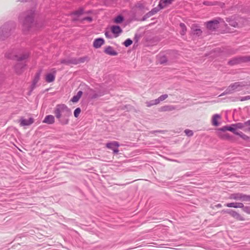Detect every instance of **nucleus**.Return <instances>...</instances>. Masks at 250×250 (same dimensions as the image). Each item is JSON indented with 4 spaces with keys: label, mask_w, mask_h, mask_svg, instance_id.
<instances>
[{
    "label": "nucleus",
    "mask_w": 250,
    "mask_h": 250,
    "mask_svg": "<svg viewBox=\"0 0 250 250\" xmlns=\"http://www.w3.org/2000/svg\"><path fill=\"white\" fill-rule=\"evenodd\" d=\"M54 113L61 125H66L69 123V118L71 115V110L65 104H58Z\"/></svg>",
    "instance_id": "nucleus-1"
},
{
    "label": "nucleus",
    "mask_w": 250,
    "mask_h": 250,
    "mask_svg": "<svg viewBox=\"0 0 250 250\" xmlns=\"http://www.w3.org/2000/svg\"><path fill=\"white\" fill-rule=\"evenodd\" d=\"M247 85L244 82H239L234 83L230 84L226 90V93H231L235 91H240L242 90L243 87Z\"/></svg>",
    "instance_id": "nucleus-2"
},
{
    "label": "nucleus",
    "mask_w": 250,
    "mask_h": 250,
    "mask_svg": "<svg viewBox=\"0 0 250 250\" xmlns=\"http://www.w3.org/2000/svg\"><path fill=\"white\" fill-rule=\"evenodd\" d=\"M229 198L231 200L241 201H250V196L243 194L240 193H235L229 195Z\"/></svg>",
    "instance_id": "nucleus-3"
},
{
    "label": "nucleus",
    "mask_w": 250,
    "mask_h": 250,
    "mask_svg": "<svg viewBox=\"0 0 250 250\" xmlns=\"http://www.w3.org/2000/svg\"><path fill=\"white\" fill-rule=\"evenodd\" d=\"M34 13L32 11L30 12L26 16L24 21L23 25L25 27H30L34 21Z\"/></svg>",
    "instance_id": "nucleus-4"
},
{
    "label": "nucleus",
    "mask_w": 250,
    "mask_h": 250,
    "mask_svg": "<svg viewBox=\"0 0 250 250\" xmlns=\"http://www.w3.org/2000/svg\"><path fill=\"white\" fill-rule=\"evenodd\" d=\"M34 122V119L30 117L27 119L24 117H21L18 120V123L20 124V126H29L32 125Z\"/></svg>",
    "instance_id": "nucleus-5"
},
{
    "label": "nucleus",
    "mask_w": 250,
    "mask_h": 250,
    "mask_svg": "<svg viewBox=\"0 0 250 250\" xmlns=\"http://www.w3.org/2000/svg\"><path fill=\"white\" fill-rule=\"evenodd\" d=\"M220 21L218 20L209 21L206 23L207 28L211 31H213L219 27Z\"/></svg>",
    "instance_id": "nucleus-6"
},
{
    "label": "nucleus",
    "mask_w": 250,
    "mask_h": 250,
    "mask_svg": "<svg viewBox=\"0 0 250 250\" xmlns=\"http://www.w3.org/2000/svg\"><path fill=\"white\" fill-rule=\"evenodd\" d=\"M106 146L108 148L112 149L114 153L117 154L119 152L118 147L119 146V144L118 142L116 141H113L110 143H107L106 144Z\"/></svg>",
    "instance_id": "nucleus-7"
},
{
    "label": "nucleus",
    "mask_w": 250,
    "mask_h": 250,
    "mask_svg": "<svg viewBox=\"0 0 250 250\" xmlns=\"http://www.w3.org/2000/svg\"><path fill=\"white\" fill-rule=\"evenodd\" d=\"M246 126L245 125V123L244 124L242 123H238L236 124H232L231 125V127L233 128L234 131H232L234 134H239V132L237 131L236 130L237 129H242L244 128V127Z\"/></svg>",
    "instance_id": "nucleus-8"
},
{
    "label": "nucleus",
    "mask_w": 250,
    "mask_h": 250,
    "mask_svg": "<svg viewBox=\"0 0 250 250\" xmlns=\"http://www.w3.org/2000/svg\"><path fill=\"white\" fill-rule=\"evenodd\" d=\"M222 212H226L229 213L231 216H232L234 218L238 220L243 221L244 220V218L241 216L239 213L236 212L233 210H222Z\"/></svg>",
    "instance_id": "nucleus-9"
},
{
    "label": "nucleus",
    "mask_w": 250,
    "mask_h": 250,
    "mask_svg": "<svg viewBox=\"0 0 250 250\" xmlns=\"http://www.w3.org/2000/svg\"><path fill=\"white\" fill-rule=\"evenodd\" d=\"M221 117L219 114H214L213 115L211 119L212 125L214 126L219 125V121L221 120Z\"/></svg>",
    "instance_id": "nucleus-10"
},
{
    "label": "nucleus",
    "mask_w": 250,
    "mask_h": 250,
    "mask_svg": "<svg viewBox=\"0 0 250 250\" xmlns=\"http://www.w3.org/2000/svg\"><path fill=\"white\" fill-rule=\"evenodd\" d=\"M173 0H160L158 6L160 9H163L170 5Z\"/></svg>",
    "instance_id": "nucleus-11"
},
{
    "label": "nucleus",
    "mask_w": 250,
    "mask_h": 250,
    "mask_svg": "<svg viewBox=\"0 0 250 250\" xmlns=\"http://www.w3.org/2000/svg\"><path fill=\"white\" fill-rule=\"evenodd\" d=\"M42 122L47 124H53L55 123V118L53 115H49L46 116Z\"/></svg>",
    "instance_id": "nucleus-12"
},
{
    "label": "nucleus",
    "mask_w": 250,
    "mask_h": 250,
    "mask_svg": "<svg viewBox=\"0 0 250 250\" xmlns=\"http://www.w3.org/2000/svg\"><path fill=\"white\" fill-rule=\"evenodd\" d=\"M111 32L115 34V37H117L119 36V34L122 32L121 28L117 25H113L111 27Z\"/></svg>",
    "instance_id": "nucleus-13"
},
{
    "label": "nucleus",
    "mask_w": 250,
    "mask_h": 250,
    "mask_svg": "<svg viewBox=\"0 0 250 250\" xmlns=\"http://www.w3.org/2000/svg\"><path fill=\"white\" fill-rule=\"evenodd\" d=\"M104 39L101 38L96 39L93 42V46L96 48H100L103 44H104Z\"/></svg>",
    "instance_id": "nucleus-14"
},
{
    "label": "nucleus",
    "mask_w": 250,
    "mask_h": 250,
    "mask_svg": "<svg viewBox=\"0 0 250 250\" xmlns=\"http://www.w3.org/2000/svg\"><path fill=\"white\" fill-rule=\"evenodd\" d=\"M225 206L228 208H242L244 207V205L241 203H230Z\"/></svg>",
    "instance_id": "nucleus-15"
},
{
    "label": "nucleus",
    "mask_w": 250,
    "mask_h": 250,
    "mask_svg": "<svg viewBox=\"0 0 250 250\" xmlns=\"http://www.w3.org/2000/svg\"><path fill=\"white\" fill-rule=\"evenodd\" d=\"M145 8V3L143 1H139L137 2L134 6V9L135 10H141L143 11Z\"/></svg>",
    "instance_id": "nucleus-16"
},
{
    "label": "nucleus",
    "mask_w": 250,
    "mask_h": 250,
    "mask_svg": "<svg viewBox=\"0 0 250 250\" xmlns=\"http://www.w3.org/2000/svg\"><path fill=\"white\" fill-rule=\"evenodd\" d=\"M104 52L111 56H116L117 52L114 50V49L111 46H108L104 50Z\"/></svg>",
    "instance_id": "nucleus-17"
},
{
    "label": "nucleus",
    "mask_w": 250,
    "mask_h": 250,
    "mask_svg": "<svg viewBox=\"0 0 250 250\" xmlns=\"http://www.w3.org/2000/svg\"><path fill=\"white\" fill-rule=\"evenodd\" d=\"M25 65L21 62H18L15 65V71L17 73L21 74L24 68Z\"/></svg>",
    "instance_id": "nucleus-18"
},
{
    "label": "nucleus",
    "mask_w": 250,
    "mask_h": 250,
    "mask_svg": "<svg viewBox=\"0 0 250 250\" xmlns=\"http://www.w3.org/2000/svg\"><path fill=\"white\" fill-rule=\"evenodd\" d=\"M217 135L219 137L223 140H229L230 139V135L227 133H223L221 132H217Z\"/></svg>",
    "instance_id": "nucleus-19"
},
{
    "label": "nucleus",
    "mask_w": 250,
    "mask_h": 250,
    "mask_svg": "<svg viewBox=\"0 0 250 250\" xmlns=\"http://www.w3.org/2000/svg\"><path fill=\"white\" fill-rule=\"evenodd\" d=\"M243 62H242V57L239 58H235L232 59L231 60L229 61V63L231 65H234L236 64L239 63H241Z\"/></svg>",
    "instance_id": "nucleus-20"
},
{
    "label": "nucleus",
    "mask_w": 250,
    "mask_h": 250,
    "mask_svg": "<svg viewBox=\"0 0 250 250\" xmlns=\"http://www.w3.org/2000/svg\"><path fill=\"white\" fill-rule=\"evenodd\" d=\"M83 94V92L82 91H79L77 94L76 96H74L73 98L71 99V101L73 103H76L77 102L80 98L81 97L82 95Z\"/></svg>",
    "instance_id": "nucleus-21"
},
{
    "label": "nucleus",
    "mask_w": 250,
    "mask_h": 250,
    "mask_svg": "<svg viewBox=\"0 0 250 250\" xmlns=\"http://www.w3.org/2000/svg\"><path fill=\"white\" fill-rule=\"evenodd\" d=\"M55 76L54 74L49 73L46 75L45 80L48 83H51L55 80Z\"/></svg>",
    "instance_id": "nucleus-22"
},
{
    "label": "nucleus",
    "mask_w": 250,
    "mask_h": 250,
    "mask_svg": "<svg viewBox=\"0 0 250 250\" xmlns=\"http://www.w3.org/2000/svg\"><path fill=\"white\" fill-rule=\"evenodd\" d=\"M217 130H218L217 132L225 131L226 130H228V131H229L231 132L234 131V129L231 127V125L229 126H223L222 128L218 129Z\"/></svg>",
    "instance_id": "nucleus-23"
},
{
    "label": "nucleus",
    "mask_w": 250,
    "mask_h": 250,
    "mask_svg": "<svg viewBox=\"0 0 250 250\" xmlns=\"http://www.w3.org/2000/svg\"><path fill=\"white\" fill-rule=\"evenodd\" d=\"M29 57V54L28 53H24L21 55H20L18 56H16L17 60L18 61H22L27 59Z\"/></svg>",
    "instance_id": "nucleus-24"
},
{
    "label": "nucleus",
    "mask_w": 250,
    "mask_h": 250,
    "mask_svg": "<svg viewBox=\"0 0 250 250\" xmlns=\"http://www.w3.org/2000/svg\"><path fill=\"white\" fill-rule=\"evenodd\" d=\"M168 97L167 94H164L160 96L158 99L155 100V104H159L161 101H163Z\"/></svg>",
    "instance_id": "nucleus-25"
},
{
    "label": "nucleus",
    "mask_w": 250,
    "mask_h": 250,
    "mask_svg": "<svg viewBox=\"0 0 250 250\" xmlns=\"http://www.w3.org/2000/svg\"><path fill=\"white\" fill-rule=\"evenodd\" d=\"M161 9L160 8V7L158 6L157 7H155L151 10L150 12H149L147 13V15H148L149 16H152L154 14H155L156 13H157Z\"/></svg>",
    "instance_id": "nucleus-26"
},
{
    "label": "nucleus",
    "mask_w": 250,
    "mask_h": 250,
    "mask_svg": "<svg viewBox=\"0 0 250 250\" xmlns=\"http://www.w3.org/2000/svg\"><path fill=\"white\" fill-rule=\"evenodd\" d=\"M180 27L181 29V34L182 35H184L187 31V28L185 24L184 23H181L180 24Z\"/></svg>",
    "instance_id": "nucleus-27"
},
{
    "label": "nucleus",
    "mask_w": 250,
    "mask_h": 250,
    "mask_svg": "<svg viewBox=\"0 0 250 250\" xmlns=\"http://www.w3.org/2000/svg\"><path fill=\"white\" fill-rule=\"evenodd\" d=\"M124 21V18L121 16H118L114 19V22L116 23H120Z\"/></svg>",
    "instance_id": "nucleus-28"
},
{
    "label": "nucleus",
    "mask_w": 250,
    "mask_h": 250,
    "mask_svg": "<svg viewBox=\"0 0 250 250\" xmlns=\"http://www.w3.org/2000/svg\"><path fill=\"white\" fill-rule=\"evenodd\" d=\"M174 109V108L172 106H165L161 108L162 111H171Z\"/></svg>",
    "instance_id": "nucleus-29"
},
{
    "label": "nucleus",
    "mask_w": 250,
    "mask_h": 250,
    "mask_svg": "<svg viewBox=\"0 0 250 250\" xmlns=\"http://www.w3.org/2000/svg\"><path fill=\"white\" fill-rule=\"evenodd\" d=\"M204 5L206 6H213L217 4L216 1H206L203 2Z\"/></svg>",
    "instance_id": "nucleus-30"
},
{
    "label": "nucleus",
    "mask_w": 250,
    "mask_h": 250,
    "mask_svg": "<svg viewBox=\"0 0 250 250\" xmlns=\"http://www.w3.org/2000/svg\"><path fill=\"white\" fill-rule=\"evenodd\" d=\"M81 112V109L80 108H77L74 111V115L75 117L77 118L79 116L80 113Z\"/></svg>",
    "instance_id": "nucleus-31"
},
{
    "label": "nucleus",
    "mask_w": 250,
    "mask_h": 250,
    "mask_svg": "<svg viewBox=\"0 0 250 250\" xmlns=\"http://www.w3.org/2000/svg\"><path fill=\"white\" fill-rule=\"evenodd\" d=\"M237 135L239 136L241 138L245 140H248L249 139V137L242 132L239 133V134H236Z\"/></svg>",
    "instance_id": "nucleus-32"
},
{
    "label": "nucleus",
    "mask_w": 250,
    "mask_h": 250,
    "mask_svg": "<svg viewBox=\"0 0 250 250\" xmlns=\"http://www.w3.org/2000/svg\"><path fill=\"white\" fill-rule=\"evenodd\" d=\"M132 43V40H131L129 39H128L125 41V42L124 43V44L125 45V46L128 47L129 45H130Z\"/></svg>",
    "instance_id": "nucleus-33"
},
{
    "label": "nucleus",
    "mask_w": 250,
    "mask_h": 250,
    "mask_svg": "<svg viewBox=\"0 0 250 250\" xmlns=\"http://www.w3.org/2000/svg\"><path fill=\"white\" fill-rule=\"evenodd\" d=\"M192 29H193V32L194 34H196L198 36H200L202 33V31L199 28H196L195 29H193V26L192 27Z\"/></svg>",
    "instance_id": "nucleus-34"
},
{
    "label": "nucleus",
    "mask_w": 250,
    "mask_h": 250,
    "mask_svg": "<svg viewBox=\"0 0 250 250\" xmlns=\"http://www.w3.org/2000/svg\"><path fill=\"white\" fill-rule=\"evenodd\" d=\"M146 106L147 107H150L152 105H156L158 104H155V100H154L151 101L150 102H146Z\"/></svg>",
    "instance_id": "nucleus-35"
},
{
    "label": "nucleus",
    "mask_w": 250,
    "mask_h": 250,
    "mask_svg": "<svg viewBox=\"0 0 250 250\" xmlns=\"http://www.w3.org/2000/svg\"><path fill=\"white\" fill-rule=\"evenodd\" d=\"M39 79H40V73H38L36 74L35 78L34 80V81H33L34 84H36V83H37L39 80Z\"/></svg>",
    "instance_id": "nucleus-36"
},
{
    "label": "nucleus",
    "mask_w": 250,
    "mask_h": 250,
    "mask_svg": "<svg viewBox=\"0 0 250 250\" xmlns=\"http://www.w3.org/2000/svg\"><path fill=\"white\" fill-rule=\"evenodd\" d=\"M185 132L186 134V135H187L188 136H192V135H193L192 131L189 129L185 130Z\"/></svg>",
    "instance_id": "nucleus-37"
},
{
    "label": "nucleus",
    "mask_w": 250,
    "mask_h": 250,
    "mask_svg": "<svg viewBox=\"0 0 250 250\" xmlns=\"http://www.w3.org/2000/svg\"><path fill=\"white\" fill-rule=\"evenodd\" d=\"M242 58L243 62L250 61V56L243 57H242Z\"/></svg>",
    "instance_id": "nucleus-38"
},
{
    "label": "nucleus",
    "mask_w": 250,
    "mask_h": 250,
    "mask_svg": "<svg viewBox=\"0 0 250 250\" xmlns=\"http://www.w3.org/2000/svg\"><path fill=\"white\" fill-rule=\"evenodd\" d=\"M82 14H83V10H82L77 11L73 13L74 15H77L78 16L81 15Z\"/></svg>",
    "instance_id": "nucleus-39"
},
{
    "label": "nucleus",
    "mask_w": 250,
    "mask_h": 250,
    "mask_svg": "<svg viewBox=\"0 0 250 250\" xmlns=\"http://www.w3.org/2000/svg\"><path fill=\"white\" fill-rule=\"evenodd\" d=\"M245 125L246 126H249L248 130L249 131H250V120L245 122Z\"/></svg>",
    "instance_id": "nucleus-40"
},
{
    "label": "nucleus",
    "mask_w": 250,
    "mask_h": 250,
    "mask_svg": "<svg viewBox=\"0 0 250 250\" xmlns=\"http://www.w3.org/2000/svg\"><path fill=\"white\" fill-rule=\"evenodd\" d=\"M250 100V96H245L241 99V101Z\"/></svg>",
    "instance_id": "nucleus-41"
},
{
    "label": "nucleus",
    "mask_w": 250,
    "mask_h": 250,
    "mask_svg": "<svg viewBox=\"0 0 250 250\" xmlns=\"http://www.w3.org/2000/svg\"><path fill=\"white\" fill-rule=\"evenodd\" d=\"M230 25L234 27H238V24L234 21L230 22Z\"/></svg>",
    "instance_id": "nucleus-42"
},
{
    "label": "nucleus",
    "mask_w": 250,
    "mask_h": 250,
    "mask_svg": "<svg viewBox=\"0 0 250 250\" xmlns=\"http://www.w3.org/2000/svg\"><path fill=\"white\" fill-rule=\"evenodd\" d=\"M83 20H86V21H87L89 22L92 21V18H90V17H87V18L83 19Z\"/></svg>",
    "instance_id": "nucleus-43"
},
{
    "label": "nucleus",
    "mask_w": 250,
    "mask_h": 250,
    "mask_svg": "<svg viewBox=\"0 0 250 250\" xmlns=\"http://www.w3.org/2000/svg\"><path fill=\"white\" fill-rule=\"evenodd\" d=\"M222 207V206L221 204H218L216 205H215V207L217 208H220Z\"/></svg>",
    "instance_id": "nucleus-44"
},
{
    "label": "nucleus",
    "mask_w": 250,
    "mask_h": 250,
    "mask_svg": "<svg viewBox=\"0 0 250 250\" xmlns=\"http://www.w3.org/2000/svg\"><path fill=\"white\" fill-rule=\"evenodd\" d=\"M98 97V95L97 94H94V95L92 96V98H97Z\"/></svg>",
    "instance_id": "nucleus-45"
},
{
    "label": "nucleus",
    "mask_w": 250,
    "mask_h": 250,
    "mask_svg": "<svg viewBox=\"0 0 250 250\" xmlns=\"http://www.w3.org/2000/svg\"><path fill=\"white\" fill-rule=\"evenodd\" d=\"M248 209V208H246L244 209L245 211L248 212V213H250V211H248L247 209Z\"/></svg>",
    "instance_id": "nucleus-46"
},
{
    "label": "nucleus",
    "mask_w": 250,
    "mask_h": 250,
    "mask_svg": "<svg viewBox=\"0 0 250 250\" xmlns=\"http://www.w3.org/2000/svg\"><path fill=\"white\" fill-rule=\"evenodd\" d=\"M19 1H21V2H23V1H27L28 0H19Z\"/></svg>",
    "instance_id": "nucleus-47"
},
{
    "label": "nucleus",
    "mask_w": 250,
    "mask_h": 250,
    "mask_svg": "<svg viewBox=\"0 0 250 250\" xmlns=\"http://www.w3.org/2000/svg\"><path fill=\"white\" fill-rule=\"evenodd\" d=\"M105 36H106V37H107V33H105Z\"/></svg>",
    "instance_id": "nucleus-48"
},
{
    "label": "nucleus",
    "mask_w": 250,
    "mask_h": 250,
    "mask_svg": "<svg viewBox=\"0 0 250 250\" xmlns=\"http://www.w3.org/2000/svg\"><path fill=\"white\" fill-rule=\"evenodd\" d=\"M82 62H84V60L83 59V60L81 61Z\"/></svg>",
    "instance_id": "nucleus-49"
}]
</instances>
